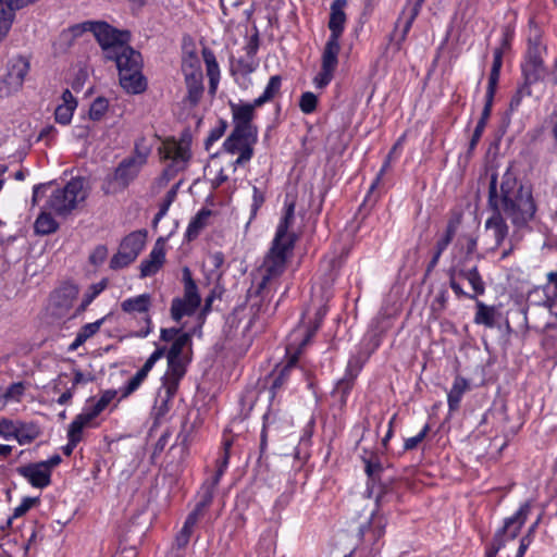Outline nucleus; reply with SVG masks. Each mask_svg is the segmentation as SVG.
Returning a JSON list of instances; mask_svg holds the SVG:
<instances>
[{
	"label": "nucleus",
	"mask_w": 557,
	"mask_h": 557,
	"mask_svg": "<svg viewBox=\"0 0 557 557\" xmlns=\"http://www.w3.org/2000/svg\"><path fill=\"white\" fill-rule=\"evenodd\" d=\"M362 461L364 463V472L367 474V494L369 497L372 496L374 492V487L377 486L379 492L375 496V504L377 509L372 512L370 520L367 524H362L359 528V535L362 542L371 547V549H376L375 545L380 541V539L385 534V527L387 523L386 518L379 513V509L392 498L397 497V495L393 492L391 486V482H385L382 480V474L384 472V467L376 455H371L370 457H362Z\"/></svg>",
	"instance_id": "f257e3e1"
},
{
	"label": "nucleus",
	"mask_w": 557,
	"mask_h": 557,
	"mask_svg": "<svg viewBox=\"0 0 557 557\" xmlns=\"http://www.w3.org/2000/svg\"><path fill=\"white\" fill-rule=\"evenodd\" d=\"M498 207L517 228L527 227L537 210L531 187L524 186L510 169H507L500 182Z\"/></svg>",
	"instance_id": "f03ea898"
},
{
	"label": "nucleus",
	"mask_w": 557,
	"mask_h": 557,
	"mask_svg": "<svg viewBox=\"0 0 557 557\" xmlns=\"http://www.w3.org/2000/svg\"><path fill=\"white\" fill-rule=\"evenodd\" d=\"M296 240L297 235L295 233H292L285 242L273 239L272 246L263 262L264 274L261 281L256 287L251 286L247 290V301H249L250 308L255 314L265 311L263 309V300L267 296V285L269 281L280 276L284 272L287 252L293 250Z\"/></svg>",
	"instance_id": "7ed1b4c3"
},
{
	"label": "nucleus",
	"mask_w": 557,
	"mask_h": 557,
	"mask_svg": "<svg viewBox=\"0 0 557 557\" xmlns=\"http://www.w3.org/2000/svg\"><path fill=\"white\" fill-rule=\"evenodd\" d=\"M446 274L449 286L458 298L476 299L485 293V283L478 263L451 262Z\"/></svg>",
	"instance_id": "20e7f679"
},
{
	"label": "nucleus",
	"mask_w": 557,
	"mask_h": 557,
	"mask_svg": "<svg viewBox=\"0 0 557 557\" xmlns=\"http://www.w3.org/2000/svg\"><path fill=\"white\" fill-rule=\"evenodd\" d=\"M86 178L77 176L71 178L63 188L55 189L48 200V206L58 215L70 214L78 202L85 201L88 193L85 189Z\"/></svg>",
	"instance_id": "39448f33"
},
{
	"label": "nucleus",
	"mask_w": 557,
	"mask_h": 557,
	"mask_svg": "<svg viewBox=\"0 0 557 557\" xmlns=\"http://www.w3.org/2000/svg\"><path fill=\"white\" fill-rule=\"evenodd\" d=\"M488 207L492 209V215L486 220V230H492L495 238V248L499 247L508 236L509 227L498 207L497 174L493 173L488 186Z\"/></svg>",
	"instance_id": "423d86ee"
},
{
	"label": "nucleus",
	"mask_w": 557,
	"mask_h": 557,
	"mask_svg": "<svg viewBox=\"0 0 557 557\" xmlns=\"http://www.w3.org/2000/svg\"><path fill=\"white\" fill-rule=\"evenodd\" d=\"M30 69L29 60L23 55L11 60L8 64V72L2 78L3 88L0 87V92L4 96H10L22 89L26 75Z\"/></svg>",
	"instance_id": "0eeeda50"
},
{
	"label": "nucleus",
	"mask_w": 557,
	"mask_h": 557,
	"mask_svg": "<svg viewBox=\"0 0 557 557\" xmlns=\"http://www.w3.org/2000/svg\"><path fill=\"white\" fill-rule=\"evenodd\" d=\"M94 36L102 50H107L111 45L123 47L132 38L129 30L117 29L106 21H96Z\"/></svg>",
	"instance_id": "6e6552de"
},
{
	"label": "nucleus",
	"mask_w": 557,
	"mask_h": 557,
	"mask_svg": "<svg viewBox=\"0 0 557 557\" xmlns=\"http://www.w3.org/2000/svg\"><path fill=\"white\" fill-rule=\"evenodd\" d=\"M141 165L137 163L134 156L124 158L115 168L114 173L106 178L108 185L103 184L101 189L106 195L110 194V184L117 182L122 188H126L138 176Z\"/></svg>",
	"instance_id": "1a4fd4ad"
},
{
	"label": "nucleus",
	"mask_w": 557,
	"mask_h": 557,
	"mask_svg": "<svg viewBox=\"0 0 557 557\" xmlns=\"http://www.w3.org/2000/svg\"><path fill=\"white\" fill-rule=\"evenodd\" d=\"M234 128L227 138L224 140L222 148L225 152L235 154L237 153V144L243 141H258V127L255 124H246L233 122Z\"/></svg>",
	"instance_id": "9d476101"
},
{
	"label": "nucleus",
	"mask_w": 557,
	"mask_h": 557,
	"mask_svg": "<svg viewBox=\"0 0 557 557\" xmlns=\"http://www.w3.org/2000/svg\"><path fill=\"white\" fill-rule=\"evenodd\" d=\"M520 67L521 84L530 88L532 85L543 82L548 73L542 55H524Z\"/></svg>",
	"instance_id": "9b49d317"
},
{
	"label": "nucleus",
	"mask_w": 557,
	"mask_h": 557,
	"mask_svg": "<svg viewBox=\"0 0 557 557\" xmlns=\"http://www.w3.org/2000/svg\"><path fill=\"white\" fill-rule=\"evenodd\" d=\"M530 510L531 505L529 502L522 504L513 516L505 519L504 525L497 530L496 534H499L500 537L506 539V542L515 540L525 523Z\"/></svg>",
	"instance_id": "f8f14e48"
},
{
	"label": "nucleus",
	"mask_w": 557,
	"mask_h": 557,
	"mask_svg": "<svg viewBox=\"0 0 557 557\" xmlns=\"http://www.w3.org/2000/svg\"><path fill=\"white\" fill-rule=\"evenodd\" d=\"M421 8L419 5V3H414V2H408L407 5L405 7V9L403 10V12L400 13L397 22H396V25H395V29H397L398 25H399V22L405 17V23H404V26H403V30H401V34L399 36V38L396 40L395 42V46H396V50H400L401 48V44L406 40L407 38V35L414 22V20L417 18V16L419 15L420 11H421ZM395 32L394 30L391 35H389V41H393L394 40V37H395Z\"/></svg>",
	"instance_id": "ddd939ff"
},
{
	"label": "nucleus",
	"mask_w": 557,
	"mask_h": 557,
	"mask_svg": "<svg viewBox=\"0 0 557 557\" xmlns=\"http://www.w3.org/2000/svg\"><path fill=\"white\" fill-rule=\"evenodd\" d=\"M491 420L496 425V429H499L505 436L515 435L517 433V430L513 428L507 429L509 417L505 401L494 404V406L484 413L482 423Z\"/></svg>",
	"instance_id": "4468645a"
},
{
	"label": "nucleus",
	"mask_w": 557,
	"mask_h": 557,
	"mask_svg": "<svg viewBox=\"0 0 557 557\" xmlns=\"http://www.w3.org/2000/svg\"><path fill=\"white\" fill-rule=\"evenodd\" d=\"M16 472L36 488H45L51 484L50 474L46 473L37 462H29L16 468Z\"/></svg>",
	"instance_id": "2eb2a0df"
},
{
	"label": "nucleus",
	"mask_w": 557,
	"mask_h": 557,
	"mask_svg": "<svg viewBox=\"0 0 557 557\" xmlns=\"http://www.w3.org/2000/svg\"><path fill=\"white\" fill-rule=\"evenodd\" d=\"M347 5V0H334L331 4L329 29L331 30L330 37L341 38L346 23V13L344 8Z\"/></svg>",
	"instance_id": "dca6fc26"
},
{
	"label": "nucleus",
	"mask_w": 557,
	"mask_h": 557,
	"mask_svg": "<svg viewBox=\"0 0 557 557\" xmlns=\"http://www.w3.org/2000/svg\"><path fill=\"white\" fill-rule=\"evenodd\" d=\"M120 85L126 92L139 95L146 91L148 83L141 70L128 73H119Z\"/></svg>",
	"instance_id": "f3484780"
},
{
	"label": "nucleus",
	"mask_w": 557,
	"mask_h": 557,
	"mask_svg": "<svg viewBox=\"0 0 557 557\" xmlns=\"http://www.w3.org/2000/svg\"><path fill=\"white\" fill-rule=\"evenodd\" d=\"M143 66L144 60L141 53L127 44L116 63L119 73L143 70Z\"/></svg>",
	"instance_id": "a211bd4d"
},
{
	"label": "nucleus",
	"mask_w": 557,
	"mask_h": 557,
	"mask_svg": "<svg viewBox=\"0 0 557 557\" xmlns=\"http://www.w3.org/2000/svg\"><path fill=\"white\" fill-rule=\"evenodd\" d=\"M403 140H404V137H400L394 144V146L392 147V149L387 153V156L385 158V161H384V163L382 165V169L380 170L375 181L372 183V185L370 187V190H369L368 195L366 196L363 202L359 207V211L370 210L374 206V203L376 202V198H372V193H373L374 188L376 187L379 181L381 180L382 175L384 174V172L389 168V164H391V162H392V160L394 158V154L401 148Z\"/></svg>",
	"instance_id": "6ab92c4d"
},
{
	"label": "nucleus",
	"mask_w": 557,
	"mask_h": 557,
	"mask_svg": "<svg viewBox=\"0 0 557 557\" xmlns=\"http://www.w3.org/2000/svg\"><path fill=\"white\" fill-rule=\"evenodd\" d=\"M147 238V231L146 230H138L129 233L120 243L119 249L126 253H131L134 256V258L137 259V257L143 251Z\"/></svg>",
	"instance_id": "aec40b11"
},
{
	"label": "nucleus",
	"mask_w": 557,
	"mask_h": 557,
	"mask_svg": "<svg viewBox=\"0 0 557 557\" xmlns=\"http://www.w3.org/2000/svg\"><path fill=\"white\" fill-rule=\"evenodd\" d=\"M300 351H295L293 355L288 357V360L280 370L275 369L271 375H273V381L270 387V391L274 395L277 389H280L285 382L287 381L289 373L293 369L297 368L299 360ZM278 368V366L276 367Z\"/></svg>",
	"instance_id": "412c9836"
},
{
	"label": "nucleus",
	"mask_w": 557,
	"mask_h": 557,
	"mask_svg": "<svg viewBox=\"0 0 557 557\" xmlns=\"http://www.w3.org/2000/svg\"><path fill=\"white\" fill-rule=\"evenodd\" d=\"M187 96L185 100L193 107L197 106L203 94L202 73H186Z\"/></svg>",
	"instance_id": "4be33fe9"
},
{
	"label": "nucleus",
	"mask_w": 557,
	"mask_h": 557,
	"mask_svg": "<svg viewBox=\"0 0 557 557\" xmlns=\"http://www.w3.org/2000/svg\"><path fill=\"white\" fill-rule=\"evenodd\" d=\"M40 434V426L36 422L15 421L14 438L20 445L34 442Z\"/></svg>",
	"instance_id": "5701e85b"
},
{
	"label": "nucleus",
	"mask_w": 557,
	"mask_h": 557,
	"mask_svg": "<svg viewBox=\"0 0 557 557\" xmlns=\"http://www.w3.org/2000/svg\"><path fill=\"white\" fill-rule=\"evenodd\" d=\"M199 307L200 305L197 302L186 300L182 297H175L171 302V318L175 322H180L184 317L194 315Z\"/></svg>",
	"instance_id": "b1692460"
},
{
	"label": "nucleus",
	"mask_w": 557,
	"mask_h": 557,
	"mask_svg": "<svg viewBox=\"0 0 557 557\" xmlns=\"http://www.w3.org/2000/svg\"><path fill=\"white\" fill-rule=\"evenodd\" d=\"M339 39L341 38L329 37L322 52L321 67L335 72L338 65V54L341 51Z\"/></svg>",
	"instance_id": "393cba45"
},
{
	"label": "nucleus",
	"mask_w": 557,
	"mask_h": 557,
	"mask_svg": "<svg viewBox=\"0 0 557 557\" xmlns=\"http://www.w3.org/2000/svg\"><path fill=\"white\" fill-rule=\"evenodd\" d=\"M112 315V313H108L106 314L104 317H102L101 319L92 322V323H87L85 325H83L78 333L76 334V337L74 339V342L69 346V351H74L76 350L79 346H82L87 339H89L90 337H92L96 333H98V331L100 330L101 325L103 324L104 321H107L110 317Z\"/></svg>",
	"instance_id": "a878e982"
},
{
	"label": "nucleus",
	"mask_w": 557,
	"mask_h": 557,
	"mask_svg": "<svg viewBox=\"0 0 557 557\" xmlns=\"http://www.w3.org/2000/svg\"><path fill=\"white\" fill-rule=\"evenodd\" d=\"M468 389H470L469 380L460 375H457L454 381L453 387L447 395L449 412H454L459 409L462 396Z\"/></svg>",
	"instance_id": "bb28decb"
},
{
	"label": "nucleus",
	"mask_w": 557,
	"mask_h": 557,
	"mask_svg": "<svg viewBox=\"0 0 557 557\" xmlns=\"http://www.w3.org/2000/svg\"><path fill=\"white\" fill-rule=\"evenodd\" d=\"M213 215V211L208 208L200 209L196 215L190 220L186 233L185 239L191 242L196 239L200 232L207 226L208 219Z\"/></svg>",
	"instance_id": "cd10ccee"
},
{
	"label": "nucleus",
	"mask_w": 557,
	"mask_h": 557,
	"mask_svg": "<svg viewBox=\"0 0 557 557\" xmlns=\"http://www.w3.org/2000/svg\"><path fill=\"white\" fill-rule=\"evenodd\" d=\"M528 48L524 55H542V51H546V46L542 45V30L534 22L529 21Z\"/></svg>",
	"instance_id": "c85d7f7f"
},
{
	"label": "nucleus",
	"mask_w": 557,
	"mask_h": 557,
	"mask_svg": "<svg viewBox=\"0 0 557 557\" xmlns=\"http://www.w3.org/2000/svg\"><path fill=\"white\" fill-rule=\"evenodd\" d=\"M295 201L285 202V212L281 218L277 225L274 239L285 242L292 233H288V228L295 219Z\"/></svg>",
	"instance_id": "c756f323"
},
{
	"label": "nucleus",
	"mask_w": 557,
	"mask_h": 557,
	"mask_svg": "<svg viewBox=\"0 0 557 557\" xmlns=\"http://www.w3.org/2000/svg\"><path fill=\"white\" fill-rule=\"evenodd\" d=\"M151 306V296L141 294L136 297L127 298L121 302V309L126 313H146Z\"/></svg>",
	"instance_id": "7c9ffc66"
},
{
	"label": "nucleus",
	"mask_w": 557,
	"mask_h": 557,
	"mask_svg": "<svg viewBox=\"0 0 557 557\" xmlns=\"http://www.w3.org/2000/svg\"><path fill=\"white\" fill-rule=\"evenodd\" d=\"M475 300V315H474V323L475 324H482L486 327H494L495 317H496V308L494 306H487L483 301L474 299Z\"/></svg>",
	"instance_id": "2f4dec72"
},
{
	"label": "nucleus",
	"mask_w": 557,
	"mask_h": 557,
	"mask_svg": "<svg viewBox=\"0 0 557 557\" xmlns=\"http://www.w3.org/2000/svg\"><path fill=\"white\" fill-rule=\"evenodd\" d=\"M59 228V223L55 221V219L51 215V213L48 212H41L35 223H34V231L37 235H50L54 232H57Z\"/></svg>",
	"instance_id": "473e14b6"
},
{
	"label": "nucleus",
	"mask_w": 557,
	"mask_h": 557,
	"mask_svg": "<svg viewBox=\"0 0 557 557\" xmlns=\"http://www.w3.org/2000/svg\"><path fill=\"white\" fill-rule=\"evenodd\" d=\"M182 274L184 283V296L182 298L201 305V297L198 293V287L195 280L193 278L190 269L188 267H184Z\"/></svg>",
	"instance_id": "72a5a7b5"
},
{
	"label": "nucleus",
	"mask_w": 557,
	"mask_h": 557,
	"mask_svg": "<svg viewBox=\"0 0 557 557\" xmlns=\"http://www.w3.org/2000/svg\"><path fill=\"white\" fill-rule=\"evenodd\" d=\"M228 106L232 111L233 122L253 124L252 121L256 116V112L250 109V106L246 103L237 104L233 101H230Z\"/></svg>",
	"instance_id": "f704fd0d"
},
{
	"label": "nucleus",
	"mask_w": 557,
	"mask_h": 557,
	"mask_svg": "<svg viewBox=\"0 0 557 557\" xmlns=\"http://www.w3.org/2000/svg\"><path fill=\"white\" fill-rule=\"evenodd\" d=\"M462 222V213L460 211H453L448 219L446 230L444 235L440 238V240L450 244L456 235L458 227Z\"/></svg>",
	"instance_id": "c9c22d12"
},
{
	"label": "nucleus",
	"mask_w": 557,
	"mask_h": 557,
	"mask_svg": "<svg viewBox=\"0 0 557 557\" xmlns=\"http://www.w3.org/2000/svg\"><path fill=\"white\" fill-rule=\"evenodd\" d=\"M107 287V280L103 278L97 284L89 286V289L85 293L81 305L77 307L76 312H84L92 300Z\"/></svg>",
	"instance_id": "e433bc0d"
},
{
	"label": "nucleus",
	"mask_w": 557,
	"mask_h": 557,
	"mask_svg": "<svg viewBox=\"0 0 557 557\" xmlns=\"http://www.w3.org/2000/svg\"><path fill=\"white\" fill-rule=\"evenodd\" d=\"M503 58H504V55H502L500 51H494L493 63H492L491 72L488 75V84H487L488 89L497 90L500 71H502V66H503Z\"/></svg>",
	"instance_id": "4c0bfd02"
},
{
	"label": "nucleus",
	"mask_w": 557,
	"mask_h": 557,
	"mask_svg": "<svg viewBox=\"0 0 557 557\" xmlns=\"http://www.w3.org/2000/svg\"><path fill=\"white\" fill-rule=\"evenodd\" d=\"M191 345V333L184 332L178 335L172 343L171 347L166 348V356L182 358L184 348Z\"/></svg>",
	"instance_id": "58836bf2"
},
{
	"label": "nucleus",
	"mask_w": 557,
	"mask_h": 557,
	"mask_svg": "<svg viewBox=\"0 0 557 557\" xmlns=\"http://www.w3.org/2000/svg\"><path fill=\"white\" fill-rule=\"evenodd\" d=\"M109 109V101L106 97H97L90 104L88 115L92 121H100Z\"/></svg>",
	"instance_id": "ea45409f"
},
{
	"label": "nucleus",
	"mask_w": 557,
	"mask_h": 557,
	"mask_svg": "<svg viewBox=\"0 0 557 557\" xmlns=\"http://www.w3.org/2000/svg\"><path fill=\"white\" fill-rule=\"evenodd\" d=\"M168 372L164 375L181 380L186 373V364L183 358L166 356Z\"/></svg>",
	"instance_id": "a19ab883"
},
{
	"label": "nucleus",
	"mask_w": 557,
	"mask_h": 557,
	"mask_svg": "<svg viewBox=\"0 0 557 557\" xmlns=\"http://www.w3.org/2000/svg\"><path fill=\"white\" fill-rule=\"evenodd\" d=\"M478 238L474 236H467V244L463 248V256L460 258H455L453 262H465L467 264L476 263L474 261V253L476 251Z\"/></svg>",
	"instance_id": "79ce46f5"
},
{
	"label": "nucleus",
	"mask_w": 557,
	"mask_h": 557,
	"mask_svg": "<svg viewBox=\"0 0 557 557\" xmlns=\"http://www.w3.org/2000/svg\"><path fill=\"white\" fill-rule=\"evenodd\" d=\"M318 97L311 91H305L299 99V109L305 114H311L317 110Z\"/></svg>",
	"instance_id": "37998d69"
},
{
	"label": "nucleus",
	"mask_w": 557,
	"mask_h": 557,
	"mask_svg": "<svg viewBox=\"0 0 557 557\" xmlns=\"http://www.w3.org/2000/svg\"><path fill=\"white\" fill-rule=\"evenodd\" d=\"M227 122L224 119H219L218 125L212 128L205 140V149L209 151L210 147L218 141L227 129Z\"/></svg>",
	"instance_id": "c03bdc74"
},
{
	"label": "nucleus",
	"mask_w": 557,
	"mask_h": 557,
	"mask_svg": "<svg viewBox=\"0 0 557 557\" xmlns=\"http://www.w3.org/2000/svg\"><path fill=\"white\" fill-rule=\"evenodd\" d=\"M136 258L133 255L126 253L121 249L111 258L110 260V269L112 270H121L131 265Z\"/></svg>",
	"instance_id": "a18cd8bd"
},
{
	"label": "nucleus",
	"mask_w": 557,
	"mask_h": 557,
	"mask_svg": "<svg viewBox=\"0 0 557 557\" xmlns=\"http://www.w3.org/2000/svg\"><path fill=\"white\" fill-rule=\"evenodd\" d=\"M448 246H449L448 244H446V243H444V242H442L440 239L436 242L435 247H434L433 256H432L431 260L429 261V263L426 265V269H425V272H424V275H423V281H425L430 276L432 271L437 265L438 260H440L442 253L446 250V248Z\"/></svg>",
	"instance_id": "49530a36"
},
{
	"label": "nucleus",
	"mask_w": 557,
	"mask_h": 557,
	"mask_svg": "<svg viewBox=\"0 0 557 557\" xmlns=\"http://www.w3.org/2000/svg\"><path fill=\"white\" fill-rule=\"evenodd\" d=\"M201 53L207 67V75H220V69L214 52L210 48L203 47Z\"/></svg>",
	"instance_id": "de8ad7c7"
},
{
	"label": "nucleus",
	"mask_w": 557,
	"mask_h": 557,
	"mask_svg": "<svg viewBox=\"0 0 557 557\" xmlns=\"http://www.w3.org/2000/svg\"><path fill=\"white\" fill-rule=\"evenodd\" d=\"M76 107L69 104H59L54 111V120L57 123L67 125L71 123Z\"/></svg>",
	"instance_id": "09e8293b"
},
{
	"label": "nucleus",
	"mask_w": 557,
	"mask_h": 557,
	"mask_svg": "<svg viewBox=\"0 0 557 557\" xmlns=\"http://www.w3.org/2000/svg\"><path fill=\"white\" fill-rule=\"evenodd\" d=\"M496 90L486 88L485 94V103L481 113V116L476 124H480L482 126H486L487 121L492 113L494 97H495Z\"/></svg>",
	"instance_id": "8fccbe9b"
},
{
	"label": "nucleus",
	"mask_w": 557,
	"mask_h": 557,
	"mask_svg": "<svg viewBox=\"0 0 557 557\" xmlns=\"http://www.w3.org/2000/svg\"><path fill=\"white\" fill-rule=\"evenodd\" d=\"M281 87H282L281 75H273L270 77L268 85L265 86L262 95L269 101H272L280 94Z\"/></svg>",
	"instance_id": "3c124183"
},
{
	"label": "nucleus",
	"mask_w": 557,
	"mask_h": 557,
	"mask_svg": "<svg viewBox=\"0 0 557 557\" xmlns=\"http://www.w3.org/2000/svg\"><path fill=\"white\" fill-rule=\"evenodd\" d=\"M532 96V89L523 84H520L516 90V92L512 95L510 102H509V110L515 111L520 106L522 99L524 97Z\"/></svg>",
	"instance_id": "603ef678"
},
{
	"label": "nucleus",
	"mask_w": 557,
	"mask_h": 557,
	"mask_svg": "<svg viewBox=\"0 0 557 557\" xmlns=\"http://www.w3.org/2000/svg\"><path fill=\"white\" fill-rule=\"evenodd\" d=\"M515 37V30L510 26H505L503 28V36L500 40L499 47L495 48L494 51H500L502 55L511 50L512 40Z\"/></svg>",
	"instance_id": "864d4df0"
},
{
	"label": "nucleus",
	"mask_w": 557,
	"mask_h": 557,
	"mask_svg": "<svg viewBox=\"0 0 557 557\" xmlns=\"http://www.w3.org/2000/svg\"><path fill=\"white\" fill-rule=\"evenodd\" d=\"M182 71L186 76V73H196L201 72L200 70V61L197 54L194 51H190L187 57L183 59L182 62Z\"/></svg>",
	"instance_id": "5fc2aeb1"
},
{
	"label": "nucleus",
	"mask_w": 557,
	"mask_h": 557,
	"mask_svg": "<svg viewBox=\"0 0 557 557\" xmlns=\"http://www.w3.org/2000/svg\"><path fill=\"white\" fill-rule=\"evenodd\" d=\"M354 386V383L349 381L338 380L334 391L332 392L333 396H339L341 406H345L347 403V397Z\"/></svg>",
	"instance_id": "6e6d98bb"
},
{
	"label": "nucleus",
	"mask_w": 557,
	"mask_h": 557,
	"mask_svg": "<svg viewBox=\"0 0 557 557\" xmlns=\"http://www.w3.org/2000/svg\"><path fill=\"white\" fill-rule=\"evenodd\" d=\"M265 201V193L261 190L259 187H252V203H251V213L250 220L255 219L259 209L263 206Z\"/></svg>",
	"instance_id": "4d7b16f0"
},
{
	"label": "nucleus",
	"mask_w": 557,
	"mask_h": 557,
	"mask_svg": "<svg viewBox=\"0 0 557 557\" xmlns=\"http://www.w3.org/2000/svg\"><path fill=\"white\" fill-rule=\"evenodd\" d=\"M85 426H87V424L75 417L69 425L67 438H75V442L79 443L83 438V431Z\"/></svg>",
	"instance_id": "13d9d810"
},
{
	"label": "nucleus",
	"mask_w": 557,
	"mask_h": 557,
	"mask_svg": "<svg viewBox=\"0 0 557 557\" xmlns=\"http://www.w3.org/2000/svg\"><path fill=\"white\" fill-rule=\"evenodd\" d=\"M40 503L39 497H24L20 506L14 509L12 518H20L24 516L33 506Z\"/></svg>",
	"instance_id": "bf43d9fd"
},
{
	"label": "nucleus",
	"mask_w": 557,
	"mask_h": 557,
	"mask_svg": "<svg viewBox=\"0 0 557 557\" xmlns=\"http://www.w3.org/2000/svg\"><path fill=\"white\" fill-rule=\"evenodd\" d=\"M539 523L540 518L529 528L528 532L521 537L518 548V552H520L521 554H525L527 549L532 543Z\"/></svg>",
	"instance_id": "052dcab7"
},
{
	"label": "nucleus",
	"mask_w": 557,
	"mask_h": 557,
	"mask_svg": "<svg viewBox=\"0 0 557 557\" xmlns=\"http://www.w3.org/2000/svg\"><path fill=\"white\" fill-rule=\"evenodd\" d=\"M178 382L180 380H176V377H170L169 375L162 376V387L164 388V396L168 397V399H172L175 396Z\"/></svg>",
	"instance_id": "680f3d73"
},
{
	"label": "nucleus",
	"mask_w": 557,
	"mask_h": 557,
	"mask_svg": "<svg viewBox=\"0 0 557 557\" xmlns=\"http://www.w3.org/2000/svg\"><path fill=\"white\" fill-rule=\"evenodd\" d=\"M260 46V37L259 30L255 27V33L250 36L247 45L245 46L246 57L248 59H253L258 52Z\"/></svg>",
	"instance_id": "e2e57ef3"
},
{
	"label": "nucleus",
	"mask_w": 557,
	"mask_h": 557,
	"mask_svg": "<svg viewBox=\"0 0 557 557\" xmlns=\"http://www.w3.org/2000/svg\"><path fill=\"white\" fill-rule=\"evenodd\" d=\"M94 397H90L87 400V406L84 408L83 412L76 416L87 425H89V423L100 414L99 411H96V408L92 405H89V403L94 401Z\"/></svg>",
	"instance_id": "0e129e2a"
},
{
	"label": "nucleus",
	"mask_w": 557,
	"mask_h": 557,
	"mask_svg": "<svg viewBox=\"0 0 557 557\" xmlns=\"http://www.w3.org/2000/svg\"><path fill=\"white\" fill-rule=\"evenodd\" d=\"M252 59H239L237 60L236 65H231V71L234 74L236 71L240 72L243 75H248L256 70V65L251 61Z\"/></svg>",
	"instance_id": "69168bd1"
},
{
	"label": "nucleus",
	"mask_w": 557,
	"mask_h": 557,
	"mask_svg": "<svg viewBox=\"0 0 557 557\" xmlns=\"http://www.w3.org/2000/svg\"><path fill=\"white\" fill-rule=\"evenodd\" d=\"M506 545V539L500 537L499 534H494L492 542L486 548L485 557H496L498 552Z\"/></svg>",
	"instance_id": "338daca9"
},
{
	"label": "nucleus",
	"mask_w": 557,
	"mask_h": 557,
	"mask_svg": "<svg viewBox=\"0 0 557 557\" xmlns=\"http://www.w3.org/2000/svg\"><path fill=\"white\" fill-rule=\"evenodd\" d=\"M334 72L324 67H321L318 75L314 77L313 83L317 88L326 87L333 79Z\"/></svg>",
	"instance_id": "774afa93"
}]
</instances>
